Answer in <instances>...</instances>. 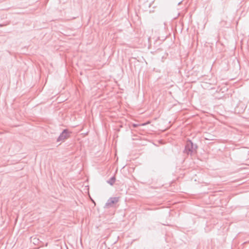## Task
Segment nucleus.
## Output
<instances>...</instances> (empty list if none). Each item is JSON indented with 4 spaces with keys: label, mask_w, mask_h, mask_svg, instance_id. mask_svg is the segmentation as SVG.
Here are the masks:
<instances>
[{
    "label": "nucleus",
    "mask_w": 249,
    "mask_h": 249,
    "mask_svg": "<svg viewBox=\"0 0 249 249\" xmlns=\"http://www.w3.org/2000/svg\"><path fill=\"white\" fill-rule=\"evenodd\" d=\"M70 136L69 132L66 130H64L58 138V140H64L68 138Z\"/></svg>",
    "instance_id": "nucleus-1"
},
{
    "label": "nucleus",
    "mask_w": 249,
    "mask_h": 249,
    "mask_svg": "<svg viewBox=\"0 0 249 249\" xmlns=\"http://www.w3.org/2000/svg\"><path fill=\"white\" fill-rule=\"evenodd\" d=\"M117 201H118V200H117V199H115V198H114V199H113V200H112V199H110V200H109L108 201V203H107V204H108V205H111V204H113V203H114L117 202Z\"/></svg>",
    "instance_id": "nucleus-2"
},
{
    "label": "nucleus",
    "mask_w": 249,
    "mask_h": 249,
    "mask_svg": "<svg viewBox=\"0 0 249 249\" xmlns=\"http://www.w3.org/2000/svg\"><path fill=\"white\" fill-rule=\"evenodd\" d=\"M139 125H140L139 124H133V126L134 127H137V126H139Z\"/></svg>",
    "instance_id": "nucleus-3"
},
{
    "label": "nucleus",
    "mask_w": 249,
    "mask_h": 249,
    "mask_svg": "<svg viewBox=\"0 0 249 249\" xmlns=\"http://www.w3.org/2000/svg\"><path fill=\"white\" fill-rule=\"evenodd\" d=\"M162 224L164 225H167V226L169 225L168 223H163Z\"/></svg>",
    "instance_id": "nucleus-4"
},
{
    "label": "nucleus",
    "mask_w": 249,
    "mask_h": 249,
    "mask_svg": "<svg viewBox=\"0 0 249 249\" xmlns=\"http://www.w3.org/2000/svg\"><path fill=\"white\" fill-rule=\"evenodd\" d=\"M17 220H18V219H17V218H16V219H15V223H16V222H17Z\"/></svg>",
    "instance_id": "nucleus-5"
},
{
    "label": "nucleus",
    "mask_w": 249,
    "mask_h": 249,
    "mask_svg": "<svg viewBox=\"0 0 249 249\" xmlns=\"http://www.w3.org/2000/svg\"><path fill=\"white\" fill-rule=\"evenodd\" d=\"M145 124H142V125H144Z\"/></svg>",
    "instance_id": "nucleus-6"
}]
</instances>
